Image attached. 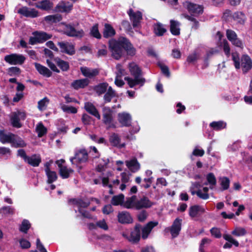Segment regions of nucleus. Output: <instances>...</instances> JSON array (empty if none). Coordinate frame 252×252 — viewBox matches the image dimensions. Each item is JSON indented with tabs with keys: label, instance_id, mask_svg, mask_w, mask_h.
I'll return each mask as SVG.
<instances>
[{
	"label": "nucleus",
	"instance_id": "nucleus-35",
	"mask_svg": "<svg viewBox=\"0 0 252 252\" xmlns=\"http://www.w3.org/2000/svg\"><path fill=\"white\" fill-rule=\"evenodd\" d=\"M226 126V124L222 121H213L209 125L210 127L217 131L220 130L225 128Z\"/></svg>",
	"mask_w": 252,
	"mask_h": 252
},
{
	"label": "nucleus",
	"instance_id": "nucleus-64",
	"mask_svg": "<svg viewBox=\"0 0 252 252\" xmlns=\"http://www.w3.org/2000/svg\"><path fill=\"white\" fill-rule=\"evenodd\" d=\"M211 235L216 238H220L221 237V234L220 229L217 227H213L210 229Z\"/></svg>",
	"mask_w": 252,
	"mask_h": 252
},
{
	"label": "nucleus",
	"instance_id": "nucleus-59",
	"mask_svg": "<svg viewBox=\"0 0 252 252\" xmlns=\"http://www.w3.org/2000/svg\"><path fill=\"white\" fill-rule=\"evenodd\" d=\"M230 42L232 45L237 47L240 48L241 49H243L244 48L243 42L240 38L238 37V36Z\"/></svg>",
	"mask_w": 252,
	"mask_h": 252
},
{
	"label": "nucleus",
	"instance_id": "nucleus-4",
	"mask_svg": "<svg viewBox=\"0 0 252 252\" xmlns=\"http://www.w3.org/2000/svg\"><path fill=\"white\" fill-rule=\"evenodd\" d=\"M129 19L132 22L133 28H138L140 26V23L142 20V13L141 11L138 10L134 12L133 10L130 8L127 11Z\"/></svg>",
	"mask_w": 252,
	"mask_h": 252
},
{
	"label": "nucleus",
	"instance_id": "nucleus-15",
	"mask_svg": "<svg viewBox=\"0 0 252 252\" xmlns=\"http://www.w3.org/2000/svg\"><path fill=\"white\" fill-rule=\"evenodd\" d=\"M205 210L203 207L198 205H194L189 207V214L192 218L197 217L198 215H201L204 213Z\"/></svg>",
	"mask_w": 252,
	"mask_h": 252
},
{
	"label": "nucleus",
	"instance_id": "nucleus-5",
	"mask_svg": "<svg viewBox=\"0 0 252 252\" xmlns=\"http://www.w3.org/2000/svg\"><path fill=\"white\" fill-rule=\"evenodd\" d=\"M26 58L23 55L11 54L4 57V61L11 65H21L25 62Z\"/></svg>",
	"mask_w": 252,
	"mask_h": 252
},
{
	"label": "nucleus",
	"instance_id": "nucleus-8",
	"mask_svg": "<svg viewBox=\"0 0 252 252\" xmlns=\"http://www.w3.org/2000/svg\"><path fill=\"white\" fill-rule=\"evenodd\" d=\"M73 8V4L68 1L62 0L55 7V11L61 13H69Z\"/></svg>",
	"mask_w": 252,
	"mask_h": 252
},
{
	"label": "nucleus",
	"instance_id": "nucleus-50",
	"mask_svg": "<svg viewBox=\"0 0 252 252\" xmlns=\"http://www.w3.org/2000/svg\"><path fill=\"white\" fill-rule=\"evenodd\" d=\"M192 189V187L190 188V191L192 195L196 194L198 197L204 200H207L209 198V196L206 193H203L201 189L194 191Z\"/></svg>",
	"mask_w": 252,
	"mask_h": 252
},
{
	"label": "nucleus",
	"instance_id": "nucleus-57",
	"mask_svg": "<svg viewBox=\"0 0 252 252\" xmlns=\"http://www.w3.org/2000/svg\"><path fill=\"white\" fill-rule=\"evenodd\" d=\"M223 43V50L225 55L228 57L230 54V48L228 41L226 39H223L222 41Z\"/></svg>",
	"mask_w": 252,
	"mask_h": 252
},
{
	"label": "nucleus",
	"instance_id": "nucleus-52",
	"mask_svg": "<svg viewBox=\"0 0 252 252\" xmlns=\"http://www.w3.org/2000/svg\"><path fill=\"white\" fill-rule=\"evenodd\" d=\"M231 233L234 236L239 237L244 236L247 233V231L244 228L236 227L232 231Z\"/></svg>",
	"mask_w": 252,
	"mask_h": 252
},
{
	"label": "nucleus",
	"instance_id": "nucleus-38",
	"mask_svg": "<svg viewBox=\"0 0 252 252\" xmlns=\"http://www.w3.org/2000/svg\"><path fill=\"white\" fill-rule=\"evenodd\" d=\"M10 120L11 125L14 127L20 128L22 127V125L20 122V118L16 112H14L13 113Z\"/></svg>",
	"mask_w": 252,
	"mask_h": 252
},
{
	"label": "nucleus",
	"instance_id": "nucleus-36",
	"mask_svg": "<svg viewBox=\"0 0 252 252\" xmlns=\"http://www.w3.org/2000/svg\"><path fill=\"white\" fill-rule=\"evenodd\" d=\"M62 16L60 14H57L55 15H48L44 18L45 21L50 23H57L60 22L62 20Z\"/></svg>",
	"mask_w": 252,
	"mask_h": 252
},
{
	"label": "nucleus",
	"instance_id": "nucleus-18",
	"mask_svg": "<svg viewBox=\"0 0 252 252\" xmlns=\"http://www.w3.org/2000/svg\"><path fill=\"white\" fill-rule=\"evenodd\" d=\"M124 79L125 81H127L129 87L131 88H133L137 85H141V86H143L146 81L145 79L143 77H141V78L134 77V79H132L129 77H125Z\"/></svg>",
	"mask_w": 252,
	"mask_h": 252
},
{
	"label": "nucleus",
	"instance_id": "nucleus-44",
	"mask_svg": "<svg viewBox=\"0 0 252 252\" xmlns=\"http://www.w3.org/2000/svg\"><path fill=\"white\" fill-rule=\"evenodd\" d=\"M220 185L221 187V190H225L229 188L230 180L228 177H222L220 178Z\"/></svg>",
	"mask_w": 252,
	"mask_h": 252
},
{
	"label": "nucleus",
	"instance_id": "nucleus-60",
	"mask_svg": "<svg viewBox=\"0 0 252 252\" xmlns=\"http://www.w3.org/2000/svg\"><path fill=\"white\" fill-rule=\"evenodd\" d=\"M198 59V55L196 52H194L192 54H190L188 56L187 59V62L189 63H194Z\"/></svg>",
	"mask_w": 252,
	"mask_h": 252
},
{
	"label": "nucleus",
	"instance_id": "nucleus-26",
	"mask_svg": "<svg viewBox=\"0 0 252 252\" xmlns=\"http://www.w3.org/2000/svg\"><path fill=\"white\" fill-rule=\"evenodd\" d=\"M116 34V32L113 27L109 24H105L103 31V36L105 38L113 37Z\"/></svg>",
	"mask_w": 252,
	"mask_h": 252
},
{
	"label": "nucleus",
	"instance_id": "nucleus-42",
	"mask_svg": "<svg viewBox=\"0 0 252 252\" xmlns=\"http://www.w3.org/2000/svg\"><path fill=\"white\" fill-rule=\"evenodd\" d=\"M113 120L111 111L108 108L107 111L103 114V122L105 124H110Z\"/></svg>",
	"mask_w": 252,
	"mask_h": 252
},
{
	"label": "nucleus",
	"instance_id": "nucleus-41",
	"mask_svg": "<svg viewBox=\"0 0 252 252\" xmlns=\"http://www.w3.org/2000/svg\"><path fill=\"white\" fill-rule=\"evenodd\" d=\"M46 175L47 177V183L48 184H51L57 180L58 176L55 171H48L46 172Z\"/></svg>",
	"mask_w": 252,
	"mask_h": 252
},
{
	"label": "nucleus",
	"instance_id": "nucleus-61",
	"mask_svg": "<svg viewBox=\"0 0 252 252\" xmlns=\"http://www.w3.org/2000/svg\"><path fill=\"white\" fill-rule=\"evenodd\" d=\"M20 247L23 249H27L31 247V243L27 240L22 238L19 240Z\"/></svg>",
	"mask_w": 252,
	"mask_h": 252
},
{
	"label": "nucleus",
	"instance_id": "nucleus-33",
	"mask_svg": "<svg viewBox=\"0 0 252 252\" xmlns=\"http://www.w3.org/2000/svg\"><path fill=\"white\" fill-rule=\"evenodd\" d=\"M170 24V31L172 34L179 35L180 34V29L179 28V23L174 20H171Z\"/></svg>",
	"mask_w": 252,
	"mask_h": 252
},
{
	"label": "nucleus",
	"instance_id": "nucleus-25",
	"mask_svg": "<svg viewBox=\"0 0 252 252\" xmlns=\"http://www.w3.org/2000/svg\"><path fill=\"white\" fill-rule=\"evenodd\" d=\"M120 141L121 139L119 135L117 133H112L109 137V142L113 146L119 147L120 148L125 147L126 146V144L125 143L121 144Z\"/></svg>",
	"mask_w": 252,
	"mask_h": 252
},
{
	"label": "nucleus",
	"instance_id": "nucleus-9",
	"mask_svg": "<svg viewBox=\"0 0 252 252\" xmlns=\"http://www.w3.org/2000/svg\"><path fill=\"white\" fill-rule=\"evenodd\" d=\"M118 221L121 224H130L133 222V218L127 211L119 212L117 215Z\"/></svg>",
	"mask_w": 252,
	"mask_h": 252
},
{
	"label": "nucleus",
	"instance_id": "nucleus-34",
	"mask_svg": "<svg viewBox=\"0 0 252 252\" xmlns=\"http://www.w3.org/2000/svg\"><path fill=\"white\" fill-rule=\"evenodd\" d=\"M54 61L63 71H67L69 70V64L67 62L64 61L58 57L54 59Z\"/></svg>",
	"mask_w": 252,
	"mask_h": 252
},
{
	"label": "nucleus",
	"instance_id": "nucleus-49",
	"mask_svg": "<svg viewBox=\"0 0 252 252\" xmlns=\"http://www.w3.org/2000/svg\"><path fill=\"white\" fill-rule=\"evenodd\" d=\"M184 17L187 20L192 22V28L194 30H197L199 27V22L194 18L192 17V16L189 15L188 14H184Z\"/></svg>",
	"mask_w": 252,
	"mask_h": 252
},
{
	"label": "nucleus",
	"instance_id": "nucleus-6",
	"mask_svg": "<svg viewBox=\"0 0 252 252\" xmlns=\"http://www.w3.org/2000/svg\"><path fill=\"white\" fill-rule=\"evenodd\" d=\"M88 159V154L87 150L82 149L76 152L75 156L70 158V161L73 164V160H76L77 163H82L86 162Z\"/></svg>",
	"mask_w": 252,
	"mask_h": 252
},
{
	"label": "nucleus",
	"instance_id": "nucleus-14",
	"mask_svg": "<svg viewBox=\"0 0 252 252\" xmlns=\"http://www.w3.org/2000/svg\"><path fill=\"white\" fill-rule=\"evenodd\" d=\"M118 120L121 124L122 126L128 127L131 126V116L126 113H119L118 115Z\"/></svg>",
	"mask_w": 252,
	"mask_h": 252
},
{
	"label": "nucleus",
	"instance_id": "nucleus-48",
	"mask_svg": "<svg viewBox=\"0 0 252 252\" xmlns=\"http://www.w3.org/2000/svg\"><path fill=\"white\" fill-rule=\"evenodd\" d=\"M7 71L8 75L10 76H19L21 72L20 68L17 66L10 67L7 69Z\"/></svg>",
	"mask_w": 252,
	"mask_h": 252
},
{
	"label": "nucleus",
	"instance_id": "nucleus-13",
	"mask_svg": "<svg viewBox=\"0 0 252 252\" xmlns=\"http://www.w3.org/2000/svg\"><path fill=\"white\" fill-rule=\"evenodd\" d=\"M241 67L244 73H246L252 68V60L248 55H243L241 57Z\"/></svg>",
	"mask_w": 252,
	"mask_h": 252
},
{
	"label": "nucleus",
	"instance_id": "nucleus-24",
	"mask_svg": "<svg viewBox=\"0 0 252 252\" xmlns=\"http://www.w3.org/2000/svg\"><path fill=\"white\" fill-rule=\"evenodd\" d=\"M14 136L15 134L13 133H5L3 130H0V141L2 144L10 143L11 144Z\"/></svg>",
	"mask_w": 252,
	"mask_h": 252
},
{
	"label": "nucleus",
	"instance_id": "nucleus-7",
	"mask_svg": "<svg viewBox=\"0 0 252 252\" xmlns=\"http://www.w3.org/2000/svg\"><path fill=\"white\" fill-rule=\"evenodd\" d=\"M17 13L26 18H34L39 16L38 11L34 8H30L27 6H23L19 8Z\"/></svg>",
	"mask_w": 252,
	"mask_h": 252
},
{
	"label": "nucleus",
	"instance_id": "nucleus-10",
	"mask_svg": "<svg viewBox=\"0 0 252 252\" xmlns=\"http://www.w3.org/2000/svg\"><path fill=\"white\" fill-rule=\"evenodd\" d=\"M154 204V203L151 202L147 197L144 196L140 200L136 202L135 209L137 210H139L142 208H149Z\"/></svg>",
	"mask_w": 252,
	"mask_h": 252
},
{
	"label": "nucleus",
	"instance_id": "nucleus-11",
	"mask_svg": "<svg viewBox=\"0 0 252 252\" xmlns=\"http://www.w3.org/2000/svg\"><path fill=\"white\" fill-rule=\"evenodd\" d=\"M141 225L137 223L134 226V230L131 232L129 241L133 244L137 243L140 239V231Z\"/></svg>",
	"mask_w": 252,
	"mask_h": 252
},
{
	"label": "nucleus",
	"instance_id": "nucleus-16",
	"mask_svg": "<svg viewBox=\"0 0 252 252\" xmlns=\"http://www.w3.org/2000/svg\"><path fill=\"white\" fill-rule=\"evenodd\" d=\"M90 81L87 78L81 79L73 81L71 84V87L76 90L84 89L88 86Z\"/></svg>",
	"mask_w": 252,
	"mask_h": 252
},
{
	"label": "nucleus",
	"instance_id": "nucleus-2",
	"mask_svg": "<svg viewBox=\"0 0 252 252\" xmlns=\"http://www.w3.org/2000/svg\"><path fill=\"white\" fill-rule=\"evenodd\" d=\"M62 24L64 26L63 29L64 34L69 37L81 38L85 35L83 30L78 27L79 26L78 22L75 23L63 22L62 23Z\"/></svg>",
	"mask_w": 252,
	"mask_h": 252
},
{
	"label": "nucleus",
	"instance_id": "nucleus-31",
	"mask_svg": "<svg viewBox=\"0 0 252 252\" xmlns=\"http://www.w3.org/2000/svg\"><path fill=\"white\" fill-rule=\"evenodd\" d=\"M154 32L158 36H161L167 32L163 25L159 23H157L153 26Z\"/></svg>",
	"mask_w": 252,
	"mask_h": 252
},
{
	"label": "nucleus",
	"instance_id": "nucleus-29",
	"mask_svg": "<svg viewBox=\"0 0 252 252\" xmlns=\"http://www.w3.org/2000/svg\"><path fill=\"white\" fill-rule=\"evenodd\" d=\"M126 165L133 172L137 171L140 167V164L136 158H134L129 161H126Z\"/></svg>",
	"mask_w": 252,
	"mask_h": 252
},
{
	"label": "nucleus",
	"instance_id": "nucleus-3",
	"mask_svg": "<svg viewBox=\"0 0 252 252\" xmlns=\"http://www.w3.org/2000/svg\"><path fill=\"white\" fill-rule=\"evenodd\" d=\"M184 5L187 9L191 16H197L203 13L204 7L202 5L189 1H186L184 3Z\"/></svg>",
	"mask_w": 252,
	"mask_h": 252
},
{
	"label": "nucleus",
	"instance_id": "nucleus-45",
	"mask_svg": "<svg viewBox=\"0 0 252 252\" xmlns=\"http://www.w3.org/2000/svg\"><path fill=\"white\" fill-rule=\"evenodd\" d=\"M31 226V224L29 221L25 219L22 222L19 230L22 232L27 234Z\"/></svg>",
	"mask_w": 252,
	"mask_h": 252
},
{
	"label": "nucleus",
	"instance_id": "nucleus-43",
	"mask_svg": "<svg viewBox=\"0 0 252 252\" xmlns=\"http://www.w3.org/2000/svg\"><path fill=\"white\" fill-rule=\"evenodd\" d=\"M90 34L92 36L97 39H100L101 38V34L98 30V24H94L91 29Z\"/></svg>",
	"mask_w": 252,
	"mask_h": 252
},
{
	"label": "nucleus",
	"instance_id": "nucleus-20",
	"mask_svg": "<svg viewBox=\"0 0 252 252\" xmlns=\"http://www.w3.org/2000/svg\"><path fill=\"white\" fill-rule=\"evenodd\" d=\"M80 70L84 76L89 78H92L99 74V70L96 68L91 69L87 67H81Z\"/></svg>",
	"mask_w": 252,
	"mask_h": 252
},
{
	"label": "nucleus",
	"instance_id": "nucleus-12",
	"mask_svg": "<svg viewBox=\"0 0 252 252\" xmlns=\"http://www.w3.org/2000/svg\"><path fill=\"white\" fill-rule=\"evenodd\" d=\"M182 219L176 218L173 221L170 228V232L173 238L176 237L181 230Z\"/></svg>",
	"mask_w": 252,
	"mask_h": 252
},
{
	"label": "nucleus",
	"instance_id": "nucleus-32",
	"mask_svg": "<svg viewBox=\"0 0 252 252\" xmlns=\"http://www.w3.org/2000/svg\"><path fill=\"white\" fill-rule=\"evenodd\" d=\"M232 17L235 21L240 24H244L246 20L245 14L241 11L234 12Z\"/></svg>",
	"mask_w": 252,
	"mask_h": 252
},
{
	"label": "nucleus",
	"instance_id": "nucleus-63",
	"mask_svg": "<svg viewBox=\"0 0 252 252\" xmlns=\"http://www.w3.org/2000/svg\"><path fill=\"white\" fill-rule=\"evenodd\" d=\"M79 201V203H78V205L77 206L78 208V209H79L80 208V209L87 208L90 206V205L91 204L90 201L89 200H86V201H84L82 199L80 198V200Z\"/></svg>",
	"mask_w": 252,
	"mask_h": 252
},
{
	"label": "nucleus",
	"instance_id": "nucleus-55",
	"mask_svg": "<svg viewBox=\"0 0 252 252\" xmlns=\"http://www.w3.org/2000/svg\"><path fill=\"white\" fill-rule=\"evenodd\" d=\"M158 66L160 67L162 73L167 77H169L170 76V72L169 71V67L162 63H158Z\"/></svg>",
	"mask_w": 252,
	"mask_h": 252
},
{
	"label": "nucleus",
	"instance_id": "nucleus-30",
	"mask_svg": "<svg viewBox=\"0 0 252 252\" xmlns=\"http://www.w3.org/2000/svg\"><path fill=\"white\" fill-rule=\"evenodd\" d=\"M108 85L107 82L100 83L94 87V90L99 96L106 93Z\"/></svg>",
	"mask_w": 252,
	"mask_h": 252
},
{
	"label": "nucleus",
	"instance_id": "nucleus-21",
	"mask_svg": "<svg viewBox=\"0 0 252 252\" xmlns=\"http://www.w3.org/2000/svg\"><path fill=\"white\" fill-rule=\"evenodd\" d=\"M128 67L130 74L132 76L138 78H141L140 77L142 73V70L137 64L134 63H130Z\"/></svg>",
	"mask_w": 252,
	"mask_h": 252
},
{
	"label": "nucleus",
	"instance_id": "nucleus-28",
	"mask_svg": "<svg viewBox=\"0 0 252 252\" xmlns=\"http://www.w3.org/2000/svg\"><path fill=\"white\" fill-rule=\"evenodd\" d=\"M25 162L33 167H37L41 162V158L40 156L34 154L31 157L29 156Z\"/></svg>",
	"mask_w": 252,
	"mask_h": 252
},
{
	"label": "nucleus",
	"instance_id": "nucleus-19",
	"mask_svg": "<svg viewBox=\"0 0 252 252\" xmlns=\"http://www.w3.org/2000/svg\"><path fill=\"white\" fill-rule=\"evenodd\" d=\"M84 108L87 112L96 117L98 120L100 119V115L98 110L92 103L90 102H86Z\"/></svg>",
	"mask_w": 252,
	"mask_h": 252
},
{
	"label": "nucleus",
	"instance_id": "nucleus-40",
	"mask_svg": "<svg viewBox=\"0 0 252 252\" xmlns=\"http://www.w3.org/2000/svg\"><path fill=\"white\" fill-rule=\"evenodd\" d=\"M36 132L39 137H41L47 132V129L44 126L42 122L39 123L36 126Z\"/></svg>",
	"mask_w": 252,
	"mask_h": 252
},
{
	"label": "nucleus",
	"instance_id": "nucleus-1",
	"mask_svg": "<svg viewBox=\"0 0 252 252\" xmlns=\"http://www.w3.org/2000/svg\"><path fill=\"white\" fill-rule=\"evenodd\" d=\"M109 47L112 57L119 60L124 54V50L128 56L133 57L136 54V50L130 40L125 37H120L117 40L111 39L109 41Z\"/></svg>",
	"mask_w": 252,
	"mask_h": 252
},
{
	"label": "nucleus",
	"instance_id": "nucleus-46",
	"mask_svg": "<svg viewBox=\"0 0 252 252\" xmlns=\"http://www.w3.org/2000/svg\"><path fill=\"white\" fill-rule=\"evenodd\" d=\"M35 33L36 34L38 40L39 41V43H42L46 40L50 39L52 37V35L49 34L45 32H35Z\"/></svg>",
	"mask_w": 252,
	"mask_h": 252
},
{
	"label": "nucleus",
	"instance_id": "nucleus-56",
	"mask_svg": "<svg viewBox=\"0 0 252 252\" xmlns=\"http://www.w3.org/2000/svg\"><path fill=\"white\" fill-rule=\"evenodd\" d=\"M226 36L228 40L230 42L237 36L235 31L231 29H227L226 31Z\"/></svg>",
	"mask_w": 252,
	"mask_h": 252
},
{
	"label": "nucleus",
	"instance_id": "nucleus-53",
	"mask_svg": "<svg viewBox=\"0 0 252 252\" xmlns=\"http://www.w3.org/2000/svg\"><path fill=\"white\" fill-rule=\"evenodd\" d=\"M207 181L209 185L215 186L217 184L216 178L213 173H209L206 176Z\"/></svg>",
	"mask_w": 252,
	"mask_h": 252
},
{
	"label": "nucleus",
	"instance_id": "nucleus-17",
	"mask_svg": "<svg viewBox=\"0 0 252 252\" xmlns=\"http://www.w3.org/2000/svg\"><path fill=\"white\" fill-rule=\"evenodd\" d=\"M158 222L151 221L147 223L142 229V238L143 239L147 238L152 229L158 225Z\"/></svg>",
	"mask_w": 252,
	"mask_h": 252
},
{
	"label": "nucleus",
	"instance_id": "nucleus-22",
	"mask_svg": "<svg viewBox=\"0 0 252 252\" xmlns=\"http://www.w3.org/2000/svg\"><path fill=\"white\" fill-rule=\"evenodd\" d=\"M53 3L49 0H42L35 3L36 8L44 11L50 10L53 7Z\"/></svg>",
	"mask_w": 252,
	"mask_h": 252
},
{
	"label": "nucleus",
	"instance_id": "nucleus-23",
	"mask_svg": "<svg viewBox=\"0 0 252 252\" xmlns=\"http://www.w3.org/2000/svg\"><path fill=\"white\" fill-rule=\"evenodd\" d=\"M35 67L39 74L46 77H50L52 75V72L46 66L41 64L35 63Z\"/></svg>",
	"mask_w": 252,
	"mask_h": 252
},
{
	"label": "nucleus",
	"instance_id": "nucleus-27",
	"mask_svg": "<svg viewBox=\"0 0 252 252\" xmlns=\"http://www.w3.org/2000/svg\"><path fill=\"white\" fill-rule=\"evenodd\" d=\"M27 145V143L21 137L17 134H15L11 145L12 147L18 148L26 147Z\"/></svg>",
	"mask_w": 252,
	"mask_h": 252
},
{
	"label": "nucleus",
	"instance_id": "nucleus-37",
	"mask_svg": "<svg viewBox=\"0 0 252 252\" xmlns=\"http://www.w3.org/2000/svg\"><path fill=\"white\" fill-rule=\"evenodd\" d=\"M125 196L123 193L118 195H114L112 197L111 203L114 206H118L123 204L124 202Z\"/></svg>",
	"mask_w": 252,
	"mask_h": 252
},
{
	"label": "nucleus",
	"instance_id": "nucleus-39",
	"mask_svg": "<svg viewBox=\"0 0 252 252\" xmlns=\"http://www.w3.org/2000/svg\"><path fill=\"white\" fill-rule=\"evenodd\" d=\"M74 170L71 168H67L66 166H64L59 170V174L63 179H67L69 178L70 174L73 173Z\"/></svg>",
	"mask_w": 252,
	"mask_h": 252
},
{
	"label": "nucleus",
	"instance_id": "nucleus-54",
	"mask_svg": "<svg viewBox=\"0 0 252 252\" xmlns=\"http://www.w3.org/2000/svg\"><path fill=\"white\" fill-rule=\"evenodd\" d=\"M232 59L234 62V64L236 69H239L240 68V58L238 53H232Z\"/></svg>",
	"mask_w": 252,
	"mask_h": 252
},
{
	"label": "nucleus",
	"instance_id": "nucleus-51",
	"mask_svg": "<svg viewBox=\"0 0 252 252\" xmlns=\"http://www.w3.org/2000/svg\"><path fill=\"white\" fill-rule=\"evenodd\" d=\"M62 110L67 113L76 114L77 112V109L73 106H68L65 104H63L61 106Z\"/></svg>",
	"mask_w": 252,
	"mask_h": 252
},
{
	"label": "nucleus",
	"instance_id": "nucleus-58",
	"mask_svg": "<svg viewBox=\"0 0 252 252\" xmlns=\"http://www.w3.org/2000/svg\"><path fill=\"white\" fill-rule=\"evenodd\" d=\"M223 238L225 240L227 241L228 242L233 244L235 247L239 246V242L236 240L234 239L229 234H224L223 235Z\"/></svg>",
	"mask_w": 252,
	"mask_h": 252
},
{
	"label": "nucleus",
	"instance_id": "nucleus-47",
	"mask_svg": "<svg viewBox=\"0 0 252 252\" xmlns=\"http://www.w3.org/2000/svg\"><path fill=\"white\" fill-rule=\"evenodd\" d=\"M15 209L11 206H3L0 208V214L13 215L15 213Z\"/></svg>",
	"mask_w": 252,
	"mask_h": 252
},
{
	"label": "nucleus",
	"instance_id": "nucleus-62",
	"mask_svg": "<svg viewBox=\"0 0 252 252\" xmlns=\"http://www.w3.org/2000/svg\"><path fill=\"white\" fill-rule=\"evenodd\" d=\"M93 118L87 114H83L82 116V122L85 125H89L91 124Z\"/></svg>",
	"mask_w": 252,
	"mask_h": 252
}]
</instances>
